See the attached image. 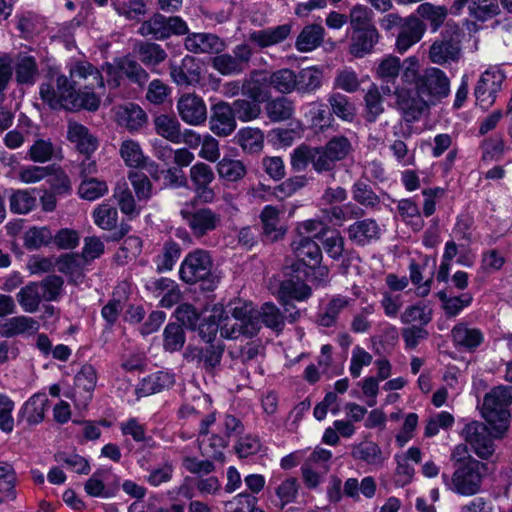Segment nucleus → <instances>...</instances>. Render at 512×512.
Returning <instances> with one entry per match:
<instances>
[{"instance_id": "1", "label": "nucleus", "mask_w": 512, "mask_h": 512, "mask_svg": "<svg viewBox=\"0 0 512 512\" xmlns=\"http://www.w3.org/2000/svg\"><path fill=\"white\" fill-rule=\"evenodd\" d=\"M173 316L184 324L186 329L198 332V336L208 344L205 348L187 349V352L193 353L192 359L197 358L198 362L203 363L207 372L220 365L224 353V344L214 343L218 331L226 339H236L240 336L239 329H229L228 312L222 304H214L211 309L204 307L198 310L193 304L185 302L177 306ZM185 357L188 358L189 354L186 353Z\"/></svg>"}, {"instance_id": "2", "label": "nucleus", "mask_w": 512, "mask_h": 512, "mask_svg": "<svg viewBox=\"0 0 512 512\" xmlns=\"http://www.w3.org/2000/svg\"><path fill=\"white\" fill-rule=\"evenodd\" d=\"M39 94L41 100L54 111L94 112L101 103L100 97L94 91H77V83L64 74L57 75L56 89L51 82H44L39 87Z\"/></svg>"}, {"instance_id": "3", "label": "nucleus", "mask_w": 512, "mask_h": 512, "mask_svg": "<svg viewBox=\"0 0 512 512\" xmlns=\"http://www.w3.org/2000/svg\"><path fill=\"white\" fill-rule=\"evenodd\" d=\"M179 279L187 285H199L202 293H214L221 277L213 271V259L209 251L201 248L188 252L180 263Z\"/></svg>"}, {"instance_id": "4", "label": "nucleus", "mask_w": 512, "mask_h": 512, "mask_svg": "<svg viewBox=\"0 0 512 512\" xmlns=\"http://www.w3.org/2000/svg\"><path fill=\"white\" fill-rule=\"evenodd\" d=\"M455 471L450 478L442 473L441 477L448 489L461 496L476 495L482 485L484 471L487 464L476 460L472 456L459 458L455 462Z\"/></svg>"}, {"instance_id": "5", "label": "nucleus", "mask_w": 512, "mask_h": 512, "mask_svg": "<svg viewBox=\"0 0 512 512\" xmlns=\"http://www.w3.org/2000/svg\"><path fill=\"white\" fill-rule=\"evenodd\" d=\"M512 404V386H497L488 392L483 399L481 415L491 426L496 438H503L510 424Z\"/></svg>"}, {"instance_id": "6", "label": "nucleus", "mask_w": 512, "mask_h": 512, "mask_svg": "<svg viewBox=\"0 0 512 512\" xmlns=\"http://www.w3.org/2000/svg\"><path fill=\"white\" fill-rule=\"evenodd\" d=\"M292 246L296 260L291 265V271L294 273L305 272L313 276L323 258L318 242L310 236H300L298 241H293Z\"/></svg>"}, {"instance_id": "7", "label": "nucleus", "mask_w": 512, "mask_h": 512, "mask_svg": "<svg viewBox=\"0 0 512 512\" xmlns=\"http://www.w3.org/2000/svg\"><path fill=\"white\" fill-rule=\"evenodd\" d=\"M415 89L430 104H435L449 95L450 81L440 68L428 67L422 71Z\"/></svg>"}, {"instance_id": "8", "label": "nucleus", "mask_w": 512, "mask_h": 512, "mask_svg": "<svg viewBox=\"0 0 512 512\" xmlns=\"http://www.w3.org/2000/svg\"><path fill=\"white\" fill-rule=\"evenodd\" d=\"M189 190L194 192L192 203L210 204L213 203L216 194L211 183L215 180V174L210 165L204 162H196L189 171Z\"/></svg>"}, {"instance_id": "9", "label": "nucleus", "mask_w": 512, "mask_h": 512, "mask_svg": "<svg viewBox=\"0 0 512 512\" xmlns=\"http://www.w3.org/2000/svg\"><path fill=\"white\" fill-rule=\"evenodd\" d=\"M106 73L114 87L120 86L123 78L139 87H144L149 80L148 72L130 55L116 58L114 65H107Z\"/></svg>"}, {"instance_id": "10", "label": "nucleus", "mask_w": 512, "mask_h": 512, "mask_svg": "<svg viewBox=\"0 0 512 512\" xmlns=\"http://www.w3.org/2000/svg\"><path fill=\"white\" fill-rule=\"evenodd\" d=\"M461 435L479 458L487 460L494 453L493 438H497L493 435L488 423L485 425L478 421H471L464 426Z\"/></svg>"}, {"instance_id": "11", "label": "nucleus", "mask_w": 512, "mask_h": 512, "mask_svg": "<svg viewBox=\"0 0 512 512\" xmlns=\"http://www.w3.org/2000/svg\"><path fill=\"white\" fill-rule=\"evenodd\" d=\"M305 272L294 273L291 271L290 278L280 282L277 291V300L282 306H293V301H306L312 296V288L306 283L311 277Z\"/></svg>"}, {"instance_id": "12", "label": "nucleus", "mask_w": 512, "mask_h": 512, "mask_svg": "<svg viewBox=\"0 0 512 512\" xmlns=\"http://www.w3.org/2000/svg\"><path fill=\"white\" fill-rule=\"evenodd\" d=\"M84 490L90 497L113 498L120 490V477L111 468H97L85 482Z\"/></svg>"}, {"instance_id": "13", "label": "nucleus", "mask_w": 512, "mask_h": 512, "mask_svg": "<svg viewBox=\"0 0 512 512\" xmlns=\"http://www.w3.org/2000/svg\"><path fill=\"white\" fill-rule=\"evenodd\" d=\"M505 78L500 69L489 68L481 74L474 88L476 104L481 109L487 110L495 103Z\"/></svg>"}, {"instance_id": "14", "label": "nucleus", "mask_w": 512, "mask_h": 512, "mask_svg": "<svg viewBox=\"0 0 512 512\" xmlns=\"http://www.w3.org/2000/svg\"><path fill=\"white\" fill-rule=\"evenodd\" d=\"M143 29L155 40H164L172 35H186L189 32L187 23L180 16H165L161 13L154 15L143 23Z\"/></svg>"}, {"instance_id": "15", "label": "nucleus", "mask_w": 512, "mask_h": 512, "mask_svg": "<svg viewBox=\"0 0 512 512\" xmlns=\"http://www.w3.org/2000/svg\"><path fill=\"white\" fill-rule=\"evenodd\" d=\"M396 104L402 118L409 124L418 121L430 105L416 89H398L396 91Z\"/></svg>"}, {"instance_id": "16", "label": "nucleus", "mask_w": 512, "mask_h": 512, "mask_svg": "<svg viewBox=\"0 0 512 512\" xmlns=\"http://www.w3.org/2000/svg\"><path fill=\"white\" fill-rule=\"evenodd\" d=\"M48 405L49 399L46 393H34L20 407L16 416L17 426H20L24 421L28 427H34L42 423L45 419Z\"/></svg>"}, {"instance_id": "17", "label": "nucleus", "mask_w": 512, "mask_h": 512, "mask_svg": "<svg viewBox=\"0 0 512 512\" xmlns=\"http://www.w3.org/2000/svg\"><path fill=\"white\" fill-rule=\"evenodd\" d=\"M181 215L196 238H201L214 231L220 224L219 214L208 207L195 211L182 210Z\"/></svg>"}, {"instance_id": "18", "label": "nucleus", "mask_w": 512, "mask_h": 512, "mask_svg": "<svg viewBox=\"0 0 512 512\" xmlns=\"http://www.w3.org/2000/svg\"><path fill=\"white\" fill-rule=\"evenodd\" d=\"M210 130L217 136L225 137L236 129V118L233 107L225 102L218 101L211 105Z\"/></svg>"}, {"instance_id": "19", "label": "nucleus", "mask_w": 512, "mask_h": 512, "mask_svg": "<svg viewBox=\"0 0 512 512\" xmlns=\"http://www.w3.org/2000/svg\"><path fill=\"white\" fill-rule=\"evenodd\" d=\"M456 349L474 353L484 343L485 335L480 328L469 327L467 323H457L451 330Z\"/></svg>"}, {"instance_id": "20", "label": "nucleus", "mask_w": 512, "mask_h": 512, "mask_svg": "<svg viewBox=\"0 0 512 512\" xmlns=\"http://www.w3.org/2000/svg\"><path fill=\"white\" fill-rule=\"evenodd\" d=\"M177 109L181 119L190 125H199L207 117L206 105L196 94L182 95L178 100Z\"/></svg>"}, {"instance_id": "21", "label": "nucleus", "mask_w": 512, "mask_h": 512, "mask_svg": "<svg viewBox=\"0 0 512 512\" xmlns=\"http://www.w3.org/2000/svg\"><path fill=\"white\" fill-rule=\"evenodd\" d=\"M378 30L374 25L352 31L349 53L355 58H363L373 51L379 40Z\"/></svg>"}, {"instance_id": "22", "label": "nucleus", "mask_w": 512, "mask_h": 512, "mask_svg": "<svg viewBox=\"0 0 512 512\" xmlns=\"http://www.w3.org/2000/svg\"><path fill=\"white\" fill-rule=\"evenodd\" d=\"M426 27L427 24L423 23L418 17H407L402 25V29L397 35L395 43L396 50L400 54L405 53L411 46L422 39Z\"/></svg>"}, {"instance_id": "23", "label": "nucleus", "mask_w": 512, "mask_h": 512, "mask_svg": "<svg viewBox=\"0 0 512 512\" xmlns=\"http://www.w3.org/2000/svg\"><path fill=\"white\" fill-rule=\"evenodd\" d=\"M175 383L173 373L159 370L143 377L136 386L135 393L141 397H147L169 389Z\"/></svg>"}, {"instance_id": "24", "label": "nucleus", "mask_w": 512, "mask_h": 512, "mask_svg": "<svg viewBox=\"0 0 512 512\" xmlns=\"http://www.w3.org/2000/svg\"><path fill=\"white\" fill-rule=\"evenodd\" d=\"M67 139L76 145V149L80 154L90 158V156L98 148V140L93 136L88 127L81 123L74 122L69 124L67 131Z\"/></svg>"}, {"instance_id": "25", "label": "nucleus", "mask_w": 512, "mask_h": 512, "mask_svg": "<svg viewBox=\"0 0 512 512\" xmlns=\"http://www.w3.org/2000/svg\"><path fill=\"white\" fill-rule=\"evenodd\" d=\"M324 79L323 68L318 65L302 68L296 73V92L300 96L314 94L322 87Z\"/></svg>"}, {"instance_id": "26", "label": "nucleus", "mask_w": 512, "mask_h": 512, "mask_svg": "<svg viewBox=\"0 0 512 512\" xmlns=\"http://www.w3.org/2000/svg\"><path fill=\"white\" fill-rule=\"evenodd\" d=\"M271 90L267 71L254 73L251 79L242 85V93L258 104L271 98Z\"/></svg>"}, {"instance_id": "27", "label": "nucleus", "mask_w": 512, "mask_h": 512, "mask_svg": "<svg viewBox=\"0 0 512 512\" xmlns=\"http://www.w3.org/2000/svg\"><path fill=\"white\" fill-rule=\"evenodd\" d=\"M55 264L57 266V270L68 277L69 283L78 285L83 282L85 278V263L80 261V254H61L57 257Z\"/></svg>"}, {"instance_id": "28", "label": "nucleus", "mask_w": 512, "mask_h": 512, "mask_svg": "<svg viewBox=\"0 0 512 512\" xmlns=\"http://www.w3.org/2000/svg\"><path fill=\"white\" fill-rule=\"evenodd\" d=\"M291 24L285 23L267 29L253 31L249 40L260 48L270 47L283 42L291 33Z\"/></svg>"}, {"instance_id": "29", "label": "nucleus", "mask_w": 512, "mask_h": 512, "mask_svg": "<svg viewBox=\"0 0 512 512\" xmlns=\"http://www.w3.org/2000/svg\"><path fill=\"white\" fill-rule=\"evenodd\" d=\"M348 236L357 246H365L372 239L379 238L380 228L376 220L367 218L358 220L348 227Z\"/></svg>"}, {"instance_id": "30", "label": "nucleus", "mask_w": 512, "mask_h": 512, "mask_svg": "<svg viewBox=\"0 0 512 512\" xmlns=\"http://www.w3.org/2000/svg\"><path fill=\"white\" fill-rule=\"evenodd\" d=\"M13 72L18 85L33 86L39 74L36 58L32 55H19L16 63H13Z\"/></svg>"}, {"instance_id": "31", "label": "nucleus", "mask_w": 512, "mask_h": 512, "mask_svg": "<svg viewBox=\"0 0 512 512\" xmlns=\"http://www.w3.org/2000/svg\"><path fill=\"white\" fill-rule=\"evenodd\" d=\"M327 104L332 113L340 120L352 123L356 117V107L350 98L339 92H332L327 96Z\"/></svg>"}, {"instance_id": "32", "label": "nucleus", "mask_w": 512, "mask_h": 512, "mask_svg": "<svg viewBox=\"0 0 512 512\" xmlns=\"http://www.w3.org/2000/svg\"><path fill=\"white\" fill-rule=\"evenodd\" d=\"M181 253L182 248L179 243L173 239L166 240L161 252L153 259V262L156 265V271L160 274L172 271L178 262Z\"/></svg>"}, {"instance_id": "33", "label": "nucleus", "mask_w": 512, "mask_h": 512, "mask_svg": "<svg viewBox=\"0 0 512 512\" xmlns=\"http://www.w3.org/2000/svg\"><path fill=\"white\" fill-rule=\"evenodd\" d=\"M417 13L423 23H427L431 32H437L448 16V8L444 5H433L431 2H422Z\"/></svg>"}, {"instance_id": "34", "label": "nucleus", "mask_w": 512, "mask_h": 512, "mask_svg": "<svg viewBox=\"0 0 512 512\" xmlns=\"http://www.w3.org/2000/svg\"><path fill=\"white\" fill-rule=\"evenodd\" d=\"M155 132L166 140L181 143V125L174 115L160 114L153 120Z\"/></svg>"}, {"instance_id": "35", "label": "nucleus", "mask_w": 512, "mask_h": 512, "mask_svg": "<svg viewBox=\"0 0 512 512\" xmlns=\"http://www.w3.org/2000/svg\"><path fill=\"white\" fill-rule=\"evenodd\" d=\"M177 322H169L163 330V349L165 352L175 353L182 350L186 342L184 327L177 318Z\"/></svg>"}, {"instance_id": "36", "label": "nucleus", "mask_w": 512, "mask_h": 512, "mask_svg": "<svg viewBox=\"0 0 512 512\" xmlns=\"http://www.w3.org/2000/svg\"><path fill=\"white\" fill-rule=\"evenodd\" d=\"M235 139L244 152L257 154L263 149L265 135L258 128L246 127L237 132Z\"/></svg>"}, {"instance_id": "37", "label": "nucleus", "mask_w": 512, "mask_h": 512, "mask_svg": "<svg viewBox=\"0 0 512 512\" xmlns=\"http://www.w3.org/2000/svg\"><path fill=\"white\" fill-rule=\"evenodd\" d=\"M324 38V28L317 24L305 26L299 33L295 47L300 52H310L319 47Z\"/></svg>"}, {"instance_id": "38", "label": "nucleus", "mask_w": 512, "mask_h": 512, "mask_svg": "<svg viewBox=\"0 0 512 512\" xmlns=\"http://www.w3.org/2000/svg\"><path fill=\"white\" fill-rule=\"evenodd\" d=\"M461 47L457 43L439 40L435 41L429 49V58L432 63L445 64L449 61H457L460 57Z\"/></svg>"}, {"instance_id": "39", "label": "nucleus", "mask_w": 512, "mask_h": 512, "mask_svg": "<svg viewBox=\"0 0 512 512\" xmlns=\"http://www.w3.org/2000/svg\"><path fill=\"white\" fill-rule=\"evenodd\" d=\"M142 249L143 240L139 236L129 235L113 255V262L118 266H124L140 256Z\"/></svg>"}, {"instance_id": "40", "label": "nucleus", "mask_w": 512, "mask_h": 512, "mask_svg": "<svg viewBox=\"0 0 512 512\" xmlns=\"http://www.w3.org/2000/svg\"><path fill=\"white\" fill-rule=\"evenodd\" d=\"M0 335L2 337L11 338L25 332H36L39 329V324L36 320L28 316H15L9 318L5 323L1 324Z\"/></svg>"}, {"instance_id": "41", "label": "nucleus", "mask_w": 512, "mask_h": 512, "mask_svg": "<svg viewBox=\"0 0 512 512\" xmlns=\"http://www.w3.org/2000/svg\"><path fill=\"white\" fill-rule=\"evenodd\" d=\"M351 456L368 465H382L384 462L380 446L373 441H363L353 445Z\"/></svg>"}, {"instance_id": "42", "label": "nucleus", "mask_w": 512, "mask_h": 512, "mask_svg": "<svg viewBox=\"0 0 512 512\" xmlns=\"http://www.w3.org/2000/svg\"><path fill=\"white\" fill-rule=\"evenodd\" d=\"M271 88L282 94H289L296 91L297 81L296 73L289 68L278 69L273 72H267Z\"/></svg>"}, {"instance_id": "43", "label": "nucleus", "mask_w": 512, "mask_h": 512, "mask_svg": "<svg viewBox=\"0 0 512 512\" xmlns=\"http://www.w3.org/2000/svg\"><path fill=\"white\" fill-rule=\"evenodd\" d=\"M17 473L13 465L7 461H0V493L8 501H15L17 498Z\"/></svg>"}, {"instance_id": "44", "label": "nucleus", "mask_w": 512, "mask_h": 512, "mask_svg": "<svg viewBox=\"0 0 512 512\" xmlns=\"http://www.w3.org/2000/svg\"><path fill=\"white\" fill-rule=\"evenodd\" d=\"M265 110L272 122H282L292 117L294 106L292 101L282 96L266 101Z\"/></svg>"}, {"instance_id": "45", "label": "nucleus", "mask_w": 512, "mask_h": 512, "mask_svg": "<svg viewBox=\"0 0 512 512\" xmlns=\"http://www.w3.org/2000/svg\"><path fill=\"white\" fill-rule=\"evenodd\" d=\"M369 180L358 179L351 186L352 198L364 207L374 208L380 203V197L374 192Z\"/></svg>"}, {"instance_id": "46", "label": "nucleus", "mask_w": 512, "mask_h": 512, "mask_svg": "<svg viewBox=\"0 0 512 512\" xmlns=\"http://www.w3.org/2000/svg\"><path fill=\"white\" fill-rule=\"evenodd\" d=\"M307 116L310 118L311 127L321 132L332 128L335 122L328 104L322 102L313 103Z\"/></svg>"}, {"instance_id": "47", "label": "nucleus", "mask_w": 512, "mask_h": 512, "mask_svg": "<svg viewBox=\"0 0 512 512\" xmlns=\"http://www.w3.org/2000/svg\"><path fill=\"white\" fill-rule=\"evenodd\" d=\"M364 101V119L370 124L375 123L379 116L384 112L383 97L375 84H372L367 90L364 96Z\"/></svg>"}, {"instance_id": "48", "label": "nucleus", "mask_w": 512, "mask_h": 512, "mask_svg": "<svg viewBox=\"0 0 512 512\" xmlns=\"http://www.w3.org/2000/svg\"><path fill=\"white\" fill-rule=\"evenodd\" d=\"M52 240L53 234L47 226L30 227L23 235L24 246L29 251L38 250L43 246H49Z\"/></svg>"}, {"instance_id": "49", "label": "nucleus", "mask_w": 512, "mask_h": 512, "mask_svg": "<svg viewBox=\"0 0 512 512\" xmlns=\"http://www.w3.org/2000/svg\"><path fill=\"white\" fill-rule=\"evenodd\" d=\"M119 115L130 132L138 131L147 122L146 112L136 103H127Z\"/></svg>"}, {"instance_id": "50", "label": "nucleus", "mask_w": 512, "mask_h": 512, "mask_svg": "<svg viewBox=\"0 0 512 512\" xmlns=\"http://www.w3.org/2000/svg\"><path fill=\"white\" fill-rule=\"evenodd\" d=\"M43 297L39 293V283L29 282L17 294V301L25 312L34 313L38 310Z\"/></svg>"}, {"instance_id": "51", "label": "nucleus", "mask_w": 512, "mask_h": 512, "mask_svg": "<svg viewBox=\"0 0 512 512\" xmlns=\"http://www.w3.org/2000/svg\"><path fill=\"white\" fill-rule=\"evenodd\" d=\"M94 223L103 230H114L117 227V208L109 203L103 202L94 209L92 214Z\"/></svg>"}, {"instance_id": "52", "label": "nucleus", "mask_w": 512, "mask_h": 512, "mask_svg": "<svg viewBox=\"0 0 512 512\" xmlns=\"http://www.w3.org/2000/svg\"><path fill=\"white\" fill-rule=\"evenodd\" d=\"M217 172L221 179L229 182H236L246 174V167L240 160L223 157L217 163Z\"/></svg>"}, {"instance_id": "53", "label": "nucleus", "mask_w": 512, "mask_h": 512, "mask_svg": "<svg viewBox=\"0 0 512 512\" xmlns=\"http://www.w3.org/2000/svg\"><path fill=\"white\" fill-rule=\"evenodd\" d=\"M261 321L269 329L277 334L285 327V316L273 302H265L261 307Z\"/></svg>"}, {"instance_id": "54", "label": "nucleus", "mask_w": 512, "mask_h": 512, "mask_svg": "<svg viewBox=\"0 0 512 512\" xmlns=\"http://www.w3.org/2000/svg\"><path fill=\"white\" fill-rule=\"evenodd\" d=\"M229 312L235 320L241 323V325L235 324L229 327V329H239L241 335L246 334L248 332V327L251 326L252 330L249 332L251 336H254L259 332V326L257 323L253 322L251 311L248 309L245 303H239L238 305L231 307Z\"/></svg>"}, {"instance_id": "55", "label": "nucleus", "mask_w": 512, "mask_h": 512, "mask_svg": "<svg viewBox=\"0 0 512 512\" xmlns=\"http://www.w3.org/2000/svg\"><path fill=\"white\" fill-rule=\"evenodd\" d=\"M432 309L424 301L408 306L401 316L403 323L419 322L421 327L428 325L432 320Z\"/></svg>"}, {"instance_id": "56", "label": "nucleus", "mask_w": 512, "mask_h": 512, "mask_svg": "<svg viewBox=\"0 0 512 512\" xmlns=\"http://www.w3.org/2000/svg\"><path fill=\"white\" fill-rule=\"evenodd\" d=\"M319 241L322 243L324 251L330 258L339 260L342 257L345 240L338 230L329 229L325 231Z\"/></svg>"}, {"instance_id": "57", "label": "nucleus", "mask_w": 512, "mask_h": 512, "mask_svg": "<svg viewBox=\"0 0 512 512\" xmlns=\"http://www.w3.org/2000/svg\"><path fill=\"white\" fill-rule=\"evenodd\" d=\"M321 149H325L326 152L332 157L335 162L342 161L352 151V144L350 140L344 135H336L330 138Z\"/></svg>"}, {"instance_id": "58", "label": "nucleus", "mask_w": 512, "mask_h": 512, "mask_svg": "<svg viewBox=\"0 0 512 512\" xmlns=\"http://www.w3.org/2000/svg\"><path fill=\"white\" fill-rule=\"evenodd\" d=\"M108 192L107 183L97 178H84L79 185V196L88 201H95Z\"/></svg>"}, {"instance_id": "59", "label": "nucleus", "mask_w": 512, "mask_h": 512, "mask_svg": "<svg viewBox=\"0 0 512 512\" xmlns=\"http://www.w3.org/2000/svg\"><path fill=\"white\" fill-rule=\"evenodd\" d=\"M55 460L80 475H88L91 471L89 461L77 453L58 452Z\"/></svg>"}, {"instance_id": "60", "label": "nucleus", "mask_w": 512, "mask_h": 512, "mask_svg": "<svg viewBox=\"0 0 512 512\" xmlns=\"http://www.w3.org/2000/svg\"><path fill=\"white\" fill-rule=\"evenodd\" d=\"M139 60L146 66H155L163 62L167 54L165 50L156 43L145 42L139 46Z\"/></svg>"}, {"instance_id": "61", "label": "nucleus", "mask_w": 512, "mask_h": 512, "mask_svg": "<svg viewBox=\"0 0 512 512\" xmlns=\"http://www.w3.org/2000/svg\"><path fill=\"white\" fill-rule=\"evenodd\" d=\"M120 154L128 167L139 168L146 161L140 145L133 140L123 141Z\"/></svg>"}, {"instance_id": "62", "label": "nucleus", "mask_w": 512, "mask_h": 512, "mask_svg": "<svg viewBox=\"0 0 512 512\" xmlns=\"http://www.w3.org/2000/svg\"><path fill=\"white\" fill-rule=\"evenodd\" d=\"M10 211L14 214H27L36 206V198L26 190H16L10 196Z\"/></svg>"}, {"instance_id": "63", "label": "nucleus", "mask_w": 512, "mask_h": 512, "mask_svg": "<svg viewBox=\"0 0 512 512\" xmlns=\"http://www.w3.org/2000/svg\"><path fill=\"white\" fill-rule=\"evenodd\" d=\"M296 134L292 128L277 127L269 130L265 138L268 145L274 149H280L292 146Z\"/></svg>"}, {"instance_id": "64", "label": "nucleus", "mask_w": 512, "mask_h": 512, "mask_svg": "<svg viewBox=\"0 0 512 512\" xmlns=\"http://www.w3.org/2000/svg\"><path fill=\"white\" fill-rule=\"evenodd\" d=\"M481 161L487 163L491 161H500L505 151V142L502 138H485L481 144Z\"/></svg>"}]
</instances>
